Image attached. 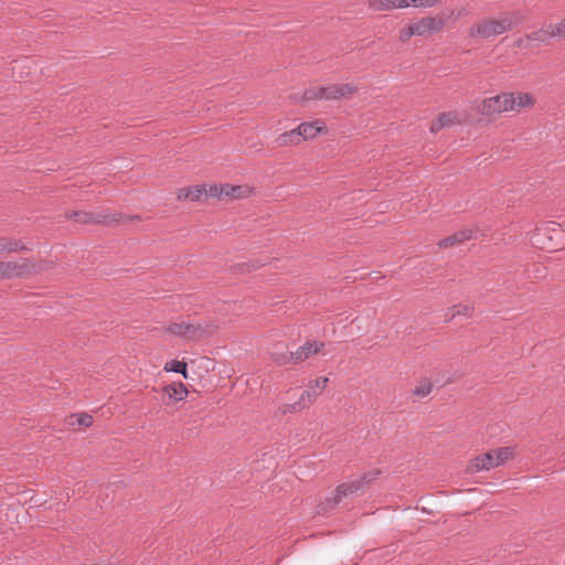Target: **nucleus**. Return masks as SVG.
<instances>
[{"label":"nucleus","mask_w":565,"mask_h":565,"mask_svg":"<svg viewBox=\"0 0 565 565\" xmlns=\"http://www.w3.org/2000/svg\"><path fill=\"white\" fill-rule=\"evenodd\" d=\"M379 475L380 471H372L363 475L361 478L340 483L332 494L326 497L324 500L318 504L319 512L333 510L343 499L355 494L361 489L369 486Z\"/></svg>","instance_id":"nucleus-1"},{"label":"nucleus","mask_w":565,"mask_h":565,"mask_svg":"<svg viewBox=\"0 0 565 565\" xmlns=\"http://www.w3.org/2000/svg\"><path fill=\"white\" fill-rule=\"evenodd\" d=\"M217 329L216 323L205 320H201L196 323L185 321L172 322L167 327L169 333L189 341L202 340L214 334Z\"/></svg>","instance_id":"nucleus-2"},{"label":"nucleus","mask_w":565,"mask_h":565,"mask_svg":"<svg viewBox=\"0 0 565 565\" xmlns=\"http://www.w3.org/2000/svg\"><path fill=\"white\" fill-rule=\"evenodd\" d=\"M445 26L441 17H423L404 25L398 32V40L403 43L413 36H427L440 31Z\"/></svg>","instance_id":"nucleus-3"},{"label":"nucleus","mask_w":565,"mask_h":565,"mask_svg":"<svg viewBox=\"0 0 565 565\" xmlns=\"http://www.w3.org/2000/svg\"><path fill=\"white\" fill-rule=\"evenodd\" d=\"M512 26L513 21L510 17L484 19L469 29V35L471 38L489 39L510 31Z\"/></svg>","instance_id":"nucleus-4"},{"label":"nucleus","mask_w":565,"mask_h":565,"mask_svg":"<svg viewBox=\"0 0 565 565\" xmlns=\"http://www.w3.org/2000/svg\"><path fill=\"white\" fill-rule=\"evenodd\" d=\"M510 92L501 93L480 100L476 106V110L484 117L492 118L511 111L510 108L513 103L510 104Z\"/></svg>","instance_id":"nucleus-5"},{"label":"nucleus","mask_w":565,"mask_h":565,"mask_svg":"<svg viewBox=\"0 0 565 565\" xmlns=\"http://www.w3.org/2000/svg\"><path fill=\"white\" fill-rule=\"evenodd\" d=\"M66 217L81 224H110L120 222L122 215L117 213L106 214L104 212L93 213L85 211H73L71 214H67Z\"/></svg>","instance_id":"nucleus-6"},{"label":"nucleus","mask_w":565,"mask_h":565,"mask_svg":"<svg viewBox=\"0 0 565 565\" xmlns=\"http://www.w3.org/2000/svg\"><path fill=\"white\" fill-rule=\"evenodd\" d=\"M34 266L28 259L21 262H0V279L17 278L29 274Z\"/></svg>","instance_id":"nucleus-7"},{"label":"nucleus","mask_w":565,"mask_h":565,"mask_svg":"<svg viewBox=\"0 0 565 565\" xmlns=\"http://www.w3.org/2000/svg\"><path fill=\"white\" fill-rule=\"evenodd\" d=\"M466 118L458 110L440 113L436 120L430 125V132L436 134L444 128L462 125Z\"/></svg>","instance_id":"nucleus-8"},{"label":"nucleus","mask_w":565,"mask_h":565,"mask_svg":"<svg viewBox=\"0 0 565 565\" xmlns=\"http://www.w3.org/2000/svg\"><path fill=\"white\" fill-rule=\"evenodd\" d=\"M326 344L322 341L309 340L300 345L296 351L291 352L292 364H299L308 360L310 356L318 354L324 349Z\"/></svg>","instance_id":"nucleus-9"},{"label":"nucleus","mask_w":565,"mask_h":565,"mask_svg":"<svg viewBox=\"0 0 565 565\" xmlns=\"http://www.w3.org/2000/svg\"><path fill=\"white\" fill-rule=\"evenodd\" d=\"M359 90L356 85L343 83V84H331L327 85L323 93L327 96V100H340L347 99L353 96Z\"/></svg>","instance_id":"nucleus-10"},{"label":"nucleus","mask_w":565,"mask_h":565,"mask_svg":"<svg viewBox=\"0 0 565 565\" xmlns=\"http://www.w3.org/2000/svg\"><path fill=\"white\" fill-rule=\"evenodd\" d=\"M318 396L319 393H310L309 391H303L297 402L291 404H282L279 406V412L284 415L301 412L309 408Z\"/></svg>","instance_id":"nucleus-11"},{"label":"nucleus","mask_w":565,"mask_h":565,"mask_svg":"<svg viewBox=\"0 0 565 565\" xmlns=\"http://www.w3.org/2000/svg\"><path fill=\"white\" fill-rule=\"evenodd\" d=\"M297 134L301 138V142L317 137L319 134L327 132V126L322 120H313L301 122L297 128Z\"/></svg>","instance_id":"nucleus-12"},{"label":"nucleus","mask_w":565,"mask_h":565,"mask_svg":"<svg viewBox=\"0 0 565 565\" xmlns=\"http://www.w3.org/2000/svg\"><path fill=\"white\" fill-rule=\"evenodd\" d=\"M477 230L473 228H463L459 232H456L455 234L447 236L443 239H440L437 245L440 248H448L452 247L458 244H462L463 242L473 239L477 237Z\"/></svg>","instance_id":"nucleus-13"},{"label":"nucleus","mask_w":565,"mask_h":565,"mask_svg":"<svg viewBox=\"0 0 565 565\" xmlns=\"http://www.w3.org/2000/svg\"><path fill=\"white\" fill-rule=\"evenodd\" d=\"M495 467L497 465L494 463L493 454L488 451L475 457L468 465L467 471L469 473H478L480 471H488Z\"/></svg>","instance_id":"nucleus-14"},{"label":"nucleus","mask_w":565,"mask_h":565,"mask_svg":"<svg viewBox=\"0 0 565 565\" xmlns=\"http://www.w3.org/2000/svg\"><path fill=\"white\" fill-rule=\"evenodd\" d=\"M510 100L513 103L510 108L511 111H520L523 108H531L536 103L535 97L531 93L526 92H510Z\"/></svg>","instance_id":"nucleus-15"},{"label":"nucleus","mask_w":565,"mask_h":565,"mask_svg":"<svg viewBox=\"0 0 565 565\" xmlns=\"http://www.w3.org/2000/svg\"><path fill=\"white\" fill-rule=\"evenodd\" d=\"M289 356H292V353L288 351L286 343L277 342L273 345L270 359L275 364L282 366L292 363V359Z\"/></svg>","instance_id":"nucleus-16"},{"label":"nucleus","mask_w":565,"mask_h":565,"mask_svg":"<svg viewBox=\"0 0 565 565\" xmlns=\"http://www.w3.org/2000/svg\"><path fill=\"white\" fill-rule=\"evenodd\" d=\"M162 391L168 396L169 402H180L189 394L186 386L182 382L164 385Z\"/></svg>","instance_id":"nucleus-17"},{"label":"nucleus","mask_w":565,"mask_h":565,"mask_svg":"<svg viewBox=\"0 0 565 565\" xmlns=\"http://www.w3.org/2000/svg\"><path fill=\"white\" fill-rule=\"evenodd\" d=\"M275 143L277 147H289V146H297L301 143V138L297 134V129H292L290 131H286L284 134H280L276 140Z\"/></svg>","instance_id":"nucleus-18"},{"label":"nucleus","mask_w":565,"mask_h":565,"mask_svg":"<svg viewBox=\"0 0 565 565\" xmlns=\"http://www.w3.org/2000/svg\"><path fill=\"white\" fill-rule=\"evenodd\" d=\"M473 313V307L467 303H458L454 305L447 310L446 316L449 320L462 316V317H471Z\"/></svg>","instance_id":"nucleus-19"},{"label":"nucleus","mask_w":565,"mask_h":565,"mask_svg":"<svg viewBox=\"0 0 565 565\" xmlns=\"http://www.w3.org/2000/svg\"><path fill=\"white\" fill-rule=\"evenodd\" d=\"M20 250H29V248L21 241L0 237V253Z\"/></svg>","instance_id":"nucleus-20"},{"label":"nucleus","mask_w":565,"mask_h":565,"mask_svg":"<svg viewBox=\"0 0 565 565\" xmlns=\"http://www.w3.org/2000/svg\"><path fill=\"white\" fill-rule=\"evenodd\" d=\"M553 38H554V35H552V32H551V24H548L540 30L533 31L526 35V40H529L531 42H541V43H545L550 39H553Z\"/></svg>","instance_id":"nucleus-21"},{"label":"nucleus","mask_w":565,"mask_h":565,"mask_svg":"<svg viewBox=\"0 0 565 565\" xmlns=\"http://www.w3.org/2000/svg\"><path fill=\"white\" fill-rule=\"evenodd\" d=\"M491 454H493L494 463L499 467L512 458L513 449L511 447H501L491 450Z\"/></svg>","instance_id":"nucleus-22"},{"label":"nucleus","mask_w":565,"mask_h":565,"mask_svg":"<svg viewBox=\"0 0 565 565\" xmlns=\"http://www.w3.org/2000/svg\"><path fill=\"white\" fill-rule=\"evenodd\" d=\"M254 192V189L249 185H233L231 184L230 189V198L231 199H246L250 196Z\"/></svg>","instance_id":"nucleus-23"},{"label":"nucleus","mask_w":565,"mask_h":565,"mask_svg":"<svg viewBox=\"0 0 565 565\" xmlns=\"http://www.w3.org/2000/svg\"><path fill=\"white\" fill-rule=\"evenodd\" d=\"M433 391V382L429 379L420 380L415 388L413 390V395L424 398L428 396Z\"/></svg>","instance_id":"nucleus-24"},{"label":"nucleus","mask_w":565,"mask_h":565,"mask_svg":"<svg viewBox=\"0 0 565 565\" xmlns=\"http://www.w3.org/2000/svg\"><path fill=\"white\" fill-rule=\"evenodd\" d=\"M163 370L166 372L180 373L184 379H188L186 363L184 361L171 360L164 364Z\"/></svg>","instance_id":"nucleus-25"},{"label":"nucleus","mask_w":565,"mask_h":565,"mask_svg":"<svg viewBox=\"0 0 565 565\" xmlns=\"http://www.w3.org/2000/svg\"><path fill=\"white\" fill-rule=\"evenodd\" d=\"M324 89H326V86L309 88L303 93V99L305 100H319V99L327 100V96H324L326 94L323 93Z\"/></svg>","instance_id":"nucleus-26"},{"label":"nucleus","mask_w":565,"mask_h":565,"mask_svg":"<svg viewBox=\"0 0 565 565\" xmlns=\"http://www.w3.org/2000/svg\"><path fill=\"white\" fill-rule=\"evenodd\" d=\"M394 6L392 0H369V8L374 11H388L394 9Z\"/></svg>","instance_id":"nucleus-27"},{"label":"nucleus","mask_w":565,"mask_h":565,"mask_svg":"<svg viewBox=\"0 0 565 565\" xmlns=\"http://www.w3.org/2000/svg\"><path fill=\"white\" fill-rule=\"evenodd\" d=\"M70 424L74 425L75 422L73 419H76V423L81 426L90 427L94 423L93 416L87 413H79V414H73L70 416Z\"/></svg>","instance_id":"nucleus-28"},{"label":"nucleus","mask_w":565,"mask_h":565,"mask_svg":"<svg viewBox=\"0 0 565 565\" xmlns=\"http://www.w3.org/2000/svg\"><path fill=\"white\" fill-rule=\"evenodd\" d=\"M328 382V377H318L308 384V388L306 391H309L310 393H319L320 395L321 392L327 387Z\"/></svg>","instance_id":"nucleus-29"},{"label":"nucleus","mask_w":565,"mask_h":565,"mask_svg":"<svg viewBox=\"0 0 565 565\" xmlns=\"http://www.w3.org/2000/svg\"><path fill=\"white\" fill-rule=\"evenodd\" d=\"M205 185L199 184L189 188L190 201L198 202L204 195Z\"/></svg>","instance_id":"nucleus-30"},{"label":"nucleus","mask_w":565,"mask_h":565,"mask_svg":"<svg viewBox=\"0 0 565 565\" xmlns=\"http://www.w3.org/2000/svg\"><path fill=\"white\" fill-rule=\"evenodd\" d=\"M441 3V0H411V6L414 8L428 9Z\"/></svg>","instance_id":"nucleus-31"},{"label":"nucleus","mask_w":565,"mask_h":565,"mask_svg":"<svg viewBox=\"0 0 565 565\" xmlns=\"http://www.w3.org/2000/svg\"><path fill=\"white\" fill-rule=\"evenodd\" d=\"M204 195L222 200V188H220V183L210 184L209 188L205 186Z\"/></svg>","instance_id":"nucleus-32"},{"label":"nucleus","mask_w":565,"mask_h":565,"mask_svg":"<svg viewBox=\"0 0 565 565\" xmlns=\"http://www.w3.org/2000/svg\"><path fill=\"white\" fill-rule=\"evenodd\" d=\"M551 32H552V35H554V38H564L565 36V18L556 24H551Z\"/></svg>","instance_id":"nucleus-33"},{"label":"nucleus","mask_w":565,"mask_h":565,"mask_svg":"<svg viewBox=\"0 0 565 565\" xmlns=\"http://www.w3.org/2000/svg\"><path fill=\"white\" fill-rule=\"evenodd\" d=\"M177 200L178 201H185V200L190 201L189 188L179 189L177 192Z\"/></svg>","instance_id":"nucleus-34"},{"label":"nucleus","mask_w":565,"mask_h":565,"mask_svg":"<svg viewBox=\"0 0 565 565\" xmlns=\"http://www.w3.org/2000/svg\"><path fill=\"white\" fill-rule=\"evenodd\" d=\"M220 188H222V200L230 198L231 184L230 183H220Z\"/></svg>","instance_id":"nucleus-35"},{"label":"nucleus","mask_w":565,"mask_h":565,"mask_svg":"<svg viewBox=\"0 0 565 565\" xmlns=\"http://www.w3.org/2000/svg\"><path fill=\"white\" fill-rule=\"evenodd\" d=\"M264 265H265L264 263L256 262V263H253L250 266H252L253 269H257V268H260Z\"/></svg>","instance_id":"nucleus-36"},{"label":"nucleus","mask_w":565,"mask_h":565,"mask_svg":"<svg viewBox=\"0 0 565 565\" xmlns=\"http://www.w3.org/2000/svg\"><path fill=\"white\" fill-rule=\"evenodd\" d=\"M23 63H24V64H29V63H31V62H30V61H28V60H24V61H23ZM22 66H23V67H28V68L30 67L29 65H22Z\"/></svg>","instance_id":"nucleus-37"}]
</instances>
